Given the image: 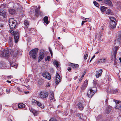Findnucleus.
Masks as SVG:
<instances>
[{
	"instance_id": "obj_55",
	"label": "nucleus",
	"mask_w": 121,
	"mask_h": 121,
	"mask_svg": "<svg viewBox=\"0 0 121 121\" xmlns=\"http://www.w3.org/2000/svg\"><path fill=\"white\" fill-rule=\"evenodd\" d=\"M86 19L88 20H87L89 22H91V20L89 18H86Z\"/></svg>"
},
{
	"instance_id": "obj_32",
	"label": "nucleus",
	"mask_w": 121,
	"mask_h": 121,
	"mask_svg": "<svg viewBox=\"0 0 121 121\" xmlns=\"http://www.w3.org/2000/svg\"><path fill=\"white\" fill-rule=\"evenodd\" d=\"M9 13L11 15H13L15 13V12L14 10L11 9L9 10Z\"/></svg>"
},
{
	"instance_id": "obj_29",
	"label": "nucleus",
	"mask_w": 121,
	"mask_h": 121,
	"mask_svg": "<svg viewBox=\"0 0 121 121\" xmlns=\"http://www.w3.org/2000/svg\"><path fill=\"white\" fill-rule=\"evenodd\" d=\"M48 17L47 16L43 18L44 22L47 24L48 23Z\"/></svg>"
},
{
	"instance_id": "obj_46",
	"label": "nucleus",
	"mask_w": 121,
	"mask_h": 121,
	"mask_svg": "<svg viewBox=\"0 0 121 121\" xmlns=\"http://www.w3.org/2000/svg\"><path fill=\"white\" fill-rule=\"evenodd\" d=\"M102 36V35H101L99 38V42H100L101 41H102L103 40V39L101 38V36Z\"/></svg>"
},
{
	"instance_id": "obj_18",
	"label": "nucleus",
	"mask_w": 121,
	"mask_h": 121,
	"mask_svg": "<svg viewBox=\"0 0 121 121\" xmlns=\"http://www.w3.org/2000/svg\"><path fill=\"white\" fill-rule=\"evenodd\" d=\"M87 84V81H85L83 85L81 87V90H83L85 89L86 87Z\"/></svg>"
},
{
	"instance_id": "obj_42",
	"label": "nucleus",
	"mask_w": 121,
	"mask_h": 121,
	"mask_svg": "<svg viewBox=\"0 0 121 121\" xmlns=\"http://www.w3.org/2000/svg\"><path fill=\"white\" fill-rule=\"evenodd\" d=\"M97 83V81L93 80V84L95 86Z\"/></svg>"
},
{
	"instance_id": "obj_64",
	"label": "nucleus",
	"mask_w": 121,
	"mask_h": 121,
	"mask_svg": "<svg viewBox=\"0 0 121 121\" xmlns=\"http://www.w3.org/2000/svg\"><path fill=\"white\" fill-rule=\"evenodd\" d=\"M1 105H0V110L1 109Z\"/></svg>"
},
{
	"instance_id": "obj_15",
	"label": "nucleus",
	"mask_w": 121,
	"mask_h": 121,
	"mask_svg": "<svg viewBox=\"0 0 121 121\" xmlns=\"http://www.w3.org/2000/svg\"><path fill=\"white\" fill-rule=\"evenodd\" d=\"M111 107L109 106L107 107L105 110V113L107 114H109L110 112L111 109Z\"/></svg>"
},
{
	"instance_id": "obj_41",
	"label": "nucleus",
	"mask_w": 121,
	"mask_h": 121,
	"mask_svg": "<svg viewBox=\"0 0 121 121\" xmlns=\"http://www.w3.org/2000/svg\"><path fill=\"white\" fill-rule=\"evenodd\" d=\"M49 121H57L56 119L54 118H52L50 119Z\"/></svg>"
},
{
	"instance_id": "obj_62",
	"label": "nucleus",
	"mask_w": 121,
	"mask_h": 121,
	"mask_svg": "<svg viewBox=\"0 0 121 121\" xmlns=\"http://www.w3.org/2000/svg\"><path fill=\"white\" fill-rule=\"evenodd\" d=\"M95 55H94L92 57V59H93L95 57Z\"/></svg>"
},
{
	"instance_id": "obj_2",
	"label": "nucleus",
	"mask_w": 121,
	"mask_h": 121,
	"mask_svg": "<svg viewBox=\"0 0 121 121\" xmlns=\"http://www.w3.org/2000/svg\"><path fill=\"white\" fill-rule=\"evenodd\" d=\"M17 23V21L15 20L14 18H11L9 19V24L11 29H13L16 27V24Z\"/></svg>"
},
{
	"instance_id": "obj_63",
	"label": "nucleus",
	"mask_w": 121,
	"mask_h": 121,
	"mask_svg": "<svg viewBox=\"0 0 121 121\" xmlns=\"http://www.w3.org/2000/svg\"><path fill=\"white\" fill-rule=\"evenodd\" d=\"M99 52H96L95 53V54H97Z\"/></svg>"
},
{
	"instance_id": "obj_30",
	"label": "nucleus",
	"mask_w": 121,
	"mask_h": 121,
	"mask_svg": "<svg viewBox=\"0 0 121 121\" xmlns=\"http://www.w3.org/2000/svg\"><path fill=\"white\" fill-rule=\"evenodd\" d=\"M106 60V58H105L100 59L98 61L99 63H104L105 62Z\"/></svg>"
},
{
	"instance_id": "obj_57",
	"label": "nucleus",
	"mask_w": 121,
	"mask_h": 121,
	"mask_svg": "<svg viewBox=\"0 0 121 121\" xmlns=\"http://www.w3.org/2000/svg\"><path fill=\"white\" fill-rule=\"evenodd\" d=\"M78 78V77L77 76H75L74 78V79L75 80Z\"/></svg>"
},
{
	"instance_id": "obj_23",
	"label": "nucleus",
	"mask_w": 121,
	"mask_h": 121,
	"mask_svg": "<svg viewBox=\"0 0 121 121\" xmlns=\"http://www.w3.org/2000/svg\"><path fill=\"white\" fill-rule=\"evenodd\" d=\"M6 68L5 63L2 62H0V69L5 68Z\"/></svg>"
},
{
	"instance_id": "obj_48",
	"label": "nucleus",
	"mask_w": 121,
	"mask_h": 121,
	"mask_svg": "<svg viewBox=\"0 0 121 121\" xmlns=\"http://www.w3.org/2000/svg\"><path fill=\"white\" fill-rule=\"evenodd\" d=\"M6 91L8 93H9L10 91V90L9 89H7L6 90Z\"/></svg>"
},
{
	"instance_id": "obj_38",
	"label": "nucleus",
	"mask_w": 121,
	"mask_h": 121,
	"mask_svg": "<svg viewBox=\"0 0 121 121\" xmlns=\"http://www.w3.org/2000/svg\"><path fill=\"white\" fill-rule=\"evenodd\" d=\"M116 5L117 6H119L121 5V3L120 1H117L116 3Z\"/></svg>"
},
{
	"instance_id": "obj_20",
	"label": "nucleus",
	"mask_w": 121,
	"mask_h": 121,
	"mask_svg": "<svg viewBox=\"0 0 121 121\" xmlns=\"http://www.w3.org/2000/svg\"><path fill=\"white\" fill-rule=\"evenodd\" d=\"M49 98L50 100H51L52 101H54L55 100V99L54 98V94L52 92L50 93Z\"/></svg>"
},
{
	"instance_id": "obj_39",
	"label": "nucleus",
	"mask_w": 121,
	"mask_h": 121,
	"mask_svg": "<svg viewBox=\"0 0 121 121\" xmlns=\"http://www.w3.org/2000/svg\"><path fill=\"white\" fill-rule=\"evenodd\" d=\"M88 56V55L87 54H85L84 56V60H86Z\"/></svg>"
},
{
	"instance_id": "obj_19",
	"label": "nucleus",
	"mask_w": 121,
	"mask_h": 121,
	"mask_svg": "<svg viewBox=\"0 0 121 121\" xmlns=\"http://www.w3.org/2000/svg\"><path fill=\"white\" fill-rule=\"evenodd\" d=\"M94 94L93 92H92L90 89L88 91L87 93L88 97L90 98Z\"/></svg>"
},
{
	"instance_id": "obj_35",
	"label": "nucleus",
	"mask_w": 121,
	"mask_h": 121,
	"mask_svg": "<svg viewBox=\"0 0 121 121\" xmlns=\"http://www.w3.org/2000/svg\"><path fill=\"white\" fill-rule=\"evenodd\" d=\"M117 21L116 19L114 17V28H115L117 23Z\"/></svg>"
},
{
	"instance_id": "obj_45",
	"label": "nucleus",
	"mask_w": 121,
	"mask_h": 121,
	"mask_svg": "<svg viewBox=\"0 0 121 121\" xmlns=\"http://www.w3.org/2000/svg\"><path fill=\"white\" fill-rule=\"evenodd\" d=\"M86 73V71H85L84 73H83L81 77V79H82L84 77V75Z\"/></svg>"
},
{
	"instance_id": "obj_52",
	"label": "nucleus",
	"mask_w": 121,
	"mask_h": 121,
	"mask_svg": "<svg viewBox=\"0 0 121 121\" xmlns=\"http://www.w3.org/2000/svg\"><path fill=\"white\" fill-rule=\"evenodd\" d=\"M49 52L50 53L52 52V49L50 48H49Z\"/></svg>"
},
{
	"instance_id": "obj_5",
	"label": "nucleus",
	"mask_w": 121,
	"mask_h": 121,
	"mask_svg": "<svg viewBox=\"0 0 121 121\" xmlns=\"http://www.w3.org/2000/svg\"><path fill=\"white\" fill-rule=\"evenodd\" d=\"M114 102L115 104L114 107L115 108L121 110V101L114 99Z\"/></svg>"
},
{
	"instance_id": "obj_16",
	"label": "nucleus",
	"mask_w": 121,
	"mask_h": 121,
	"mask_svg": "<svg viewBox=\"0 0 121 121\" xmlns=\"http://www.w3.org/2000/svg\"><path fill=\"white\" fill-rule=\"evenodd\" d=\"M30 111L35 116H37L39 113V112L33 108L30 109Z\"/></svg>"
},
{
	"instance_id": "obj_50",
	"label": "nucleus",
	"mask_w": 121,
	"mask_h": 121,
	"mask_svg": "<svg viewBox=\"0 0 121 121\" xmlns=\"http://www.w3.org/2000/svg\"><path fill=\"white\" fill-rule=\"evenodd\" d=\"M22 79L21 78V79H20V81L22 82V83H25V82L23 80H22Z\"/></svg>"
},
{
	"instance_id": "obj_59",
	"label": "nucleus",
	"mask_w": 121,
	"mask_h": 121,
	"mask_svg": "<svg viewBox=\"0 0 121 121\" xmlns=\"http://www.w3.org/2000/svg\"><path fill=\"white\" fill-rule=\"evenodd\" d=\"M7 82H9V83H10L11 82L10 81H8V80H7Z\"/></svg>"
},
{
	"instance_id": "obj_9",
	"label": "nucleus",
	"mask_w": 121,
	"mask_h": 121,
	"mask_svg": "<svg viewBox=\"0 0 121 121\" xmlns=\"http://www.w3.org/2000/svg\"><path fill=\"white\" fill-rule=\"evenodd\" d=\"M61 78L60 77V75L58 73H56V85H57L61 81Z\"/></svg>"
},
{
	"instance_id": "obj_11",
	"label": "nucleus",
	"mask_w": 121,
	"mask_h": 121,
	"mask_svg": "<svg viewBox=\"0 0 121 121\" xmlns=\"http://www.w3.org/2000/svg\"><path fill=\"white\" fill-rule=\"evenodd\" d=\"M110 22V26L111 28L113 29V17H109Z\"/></svg>"
},
{
	"instance_id": "obj_43",
	"label": "nucleus",
	"mask_w": 121,
	"mask_h": 121,
	"mask_svg": "<svg viewBox=\"0 0 121 121\" xmlns=\"http://www.w3.org/2000/svg\"><path fill=\"white\" fill-rule=\"evenodd\" d=\"M118 90L117 89H115L114 90V94H117L118 92Z\"/></svg>"
},
{
	"instance_id": "obj_12",
	"label": "nucleus",
	"mask_w": 121,
	"mask_h": 121,
	"mask_svg": "<svg viewBox=\"0 0 121 121\" xmlns=\"http://www.w3.org/2000/svg\"><path fill=\"white\" fill-rule=\"evenodd\" d=\"M44 53L43 52H40L39 54V57L38 61L39 62L41 61L44 58Z\"/></svg>"
},
{
	"instance_id": "obj_4",
	"label": "nucleus",
	"mask_w": 121,
	"mask_h": 121,
	"mask_svg": "<svg viewBox=\"0 0 121 121\" xmlns=\"http://www.w3.org/2000/svg\"><path fill=\"white\" fill-rule=\"evenodd\" d=\"M48 95V93L44 91L40 92L39 94V97L42 99H45L47 97Z\"/></svg>"
},
{
	"instance_id": "obj_21",
	"label": "nucleus",
	"mask_w": 121,
	"mask_h": 121,
	"mask_svg": "<svg viewBox=\"0 0 121 121\" xmlns=\"http://www.w3.org/2000/svg\"><path fill=\"white\" fill-rule=\"evenodd\" d=\"M104 2L105 4L108 5V6L111 7L112 6V3L110 0H105Z\"/></svg>"
},
{
	"instance_id": "obj_47",
	"label": "nucleus",
	"mask_w": 121,
	"mask_h": 121,
	"mask_svg": "<svg viewBox=\"0 0 121 121\" xmlns=\"http://www.w3.org/2000/svg\"><path fill=\"white\" fill-rule=\"evenodd\" d=\"M111 60L113 61V55L112 54V53L111 55Z\"/></svg>"
},
{
	"instance_id": "obj_60",
	"label": "nucleus",
	"mask_w": 121,
	"mask_h": 121,
	"mask_svg": "<svg viewBox=\"0 0 121 121\" xmlns=\"http://www.w3.org/2000/svg\"><path fill=\"white\" fill-rule=\"evenodd\" d=\"M119 59L120 61V62L121 63V57H120Z\"/></svg>"
},
{
	"instance_id": "obj_13",
	"label": "nucleus",
	"mask_w": 121,
	"mask_h": 121,
	"mask_svg": "<svg viewBox=\"0 0 121 121\" xmlns=\"http://www.w3.org/2000/svg\"><path fill=\"white\" fill-rule=\"evenodd\" d=\"M85 105V104H82L81 102H79L78 103V108L80 110H82Z\"/></svg>"
},
{
	"instance_id": "obj_6",
	"label": "nucleus",
	"mask_w": 121,
	"mask_h": 121,
	"mask_svg": "<svg viewBox=\"0 0 121 121\" xmlns=\"http://www.w3.org/2000/svg\"><path fill=\"white\" fill-rule=\"evenodd\" d=\"M32 103L34 104H37L38 106L41 108H43L44 107V105H43L42 104L38 101H37L34 99H32Z\"/></svg>"
},
{
	"instance_id": "obj_27",
	"label": "nucleus",
	"mask_w": 121,
	"mask_h": 121,
	"mask_svg": "<svg viewBox=\"0 0 121 121\" xmlns=\"http://www.w3.org/2000/svg\"><path fill=\"white\" fill-rule=\"evenodd\" d=\"M18 107L19 108H23L25 107V105L22 103H19L18 105Z\"/></svg>"
},
{
	"instance_id": "obj_61",
	"label": "nucleus",
	"mask_w": 121,
	"mask_h": 121,
	"mask_svg": "<svg viewBox=\"0 0 121 121\" xmlns=\"http://www.w3.org/2000/svg\"><path fill=\"white\" fill-rule=\"evenodd\" d=\"M82 80V79H81V78H80V79L79 80V83H80V82H81V80Z\"/></svg>"
},
{
	"instance_id": "obj_7",
	"label": "nucleus",
	"mask_w": 121,
	"mask_h": 121,
	"mask_svg": "<svg viewBox=\"0 0 121 121\" xmlns=\"http://www.w3.org/2000/svg\"><path fill=\"white\" fill-rule=\"evenodd\" d=\"M42 75L43 77L46 78L50 80L51 78V76L47 72H43Z\"/></svg>"
},
{
	"instance_id": "obj_53",
	"label": "nucleus",
	"mask_w": 121,
	"mask_h": 121,
	"mask_svg": "<svg viewBox=\"0 0 121 121\" xmlns=\"http://www.w3.org/2000/svg\"><path fill=\"white\" fill-rule=\"evenodd\" d=\"M86 22V21H82V25H83L84 23Z\"/></svg>"
},
{
	"instance_id": "obj_51",
	"label": "nucleus",
	"mask_w": 121,
	"mask_h": 121,
	"mask_svg": "<svg viewBox=\"0 0 121 121\" xmlns=\"http://www.w3.org/2000/svg\"><path fill=\"white\" fill-rule=\"evenodd\" d=\"M17 90L19 91H20V92H21V89H20V88L19 87H17Z\"/></svg>"
},
{
	"instance_id": "obj_56",
	"label": "nucleus",
	"mask_w": 121,
	"mask_h": 121,
	"mask_svg": "<svg viewBox=\"0 0 121 121\" xmlns=\"http://www.w3.org/2000/svg\"><path fill=\"white\" fill-rule=\"evenodd\" d=\"M10 32L12 34H13L14 32V31L13 30H11V31H10Z\"/></svg>"
},
{
	"instance_id": "obj_36",
	"label": "nucleus",
	"mask_w": 121,
	"mask_h": 121,
	"mask_svg": "<svg viewBox=\"0 0 121 121\" xmlns=\"http://www.w3.org/2000/svg\"><path fill=\"white\" fill-rule=\"evenodd\" d=\"M53 64L54 65H56V67H58L59 65L58 64V62L56 61H55L53 62Z\"/></svg>"
},
{
	"instance_id": "obj_1",
	"label": "nucleus",
	"mask_w": 121,
	"mask_h": 121,
	"mask_svg": "<svg viewBox=\"0 0 121 121\" xmlns=\"http://www.w3.org/2000/svg\"><path fill=\"white\" fill-rule=\"evenodd\" d=\"M22 54L21 51L17 49L12 50L10 53H9L8 50L5 49L2 51L1 55L3 56L8 57L11 55L14 58H15L19 55H20Z\"/></svg>"
},
{
	"instance_id": "obj_31",
	"label": "nucleus",
	"mask_w": 121,
	"mask_h": 121,
	"mask_svg": "<svg viewBox=\"0 0 121 121\" xmlns=\"http://www.w3.org/2000/svg\"><path fill=\"white\" fill-rule=\"evenodd\" d=\"M91 91L92 92H93L94 94L95 93V92L97 91V89L96 86H95L94 87H93L90 89Z\"/></svg>"
},
{
	"instance_id": "obj_49",
	"label": "nucleus",
	"mask_w": 121,
	"mask_h": 121,
	"mask_svg": "<svg viewBox=\"0 0 121 121\" xmlns=\"http://www.w3.org/2000/svg\"><path fill=\"white\" fill-rule=\"evenodd\" d=\"M7 78L9 79H10L12 78V76L11 75L8 76H7Z\"/></svg>"
},
{
	"instance_id": "obj_54",
	"label": "nucleus",
	"mask_w": 121,
	"mask_h": 121,
	"mask_svg": "<svg viewBox=\"0 0 121 121\" xmlns=\"http://www.w3.org/2000/svg\"><path fill=\"white\" fill-rule=\"evenodd\" d=\"M71 70V68H68V70L69 71H70Z\"/></svg>"
},
{
	"instance_id": "obj_24",
	"label": "nucleus",
	"mask_w": 121,
	"mask_h": 121,
	"mask_svg": "<svg viewBox=\"0 0 121 121\" xmlns=\"http://www.w3.org/2000/svg\"><path fill=\"white\" fill-rule=\"evenodd\" d=\"M102 69L99 70L98 72H97L96 74V78H98L99 77L101 76L102 73Z\"/></svg>"
},
{
	"instance_id": "obj_58",
	"label": "nucleus",
	"mask_w": 121,
	"mask_h": 121,
	"mask_svg": "<svg viewBox=\"0 0 121 121\" xmlns=\"http://www.w3.org/2000/svg\"><path fill=\"white\" fill-rule=\"evenodd\" d=\"M108 101V100L107 99H106L105 101V103L106 104H107V101Z\"/></svg>"
},
{
	"instance_id": "obj_22",
	"label": "nucleus",
	"mask_w": 121,
	"mask_h": 121,
	"mask_svg": "<svg viewBox=\"0 0 121 121\" xmlns=\"http://www.w3.org/2000/svg\"><path fill=\"white\" fill-rule=\"evenodd\" d=\"M69 65L71 66L73 68L75 69L77 68L78 67V65L77 64H73L72 63H69Z\"/></svg>"
},
{
	"instance_id": "obj_3",
	"label": "nucleus",
	"mask_w": 121,
	"mask_h": 121,
	"mask_svg": "<svg viewBox=\"0 0 121 121\" xmlns=\"http://www.w3.org/2000/svg\"><path fill=\"white\" fill-rule=\"evenodd\" d=\"M38 49L37 48L34 49L30 51L29 52L30 56L33 59H35L36 58V55L37 54Z\"/></svg>"
},
{
	"instance_id": "obj_28",
	"label": "nucleus",
	"mask_w": 121,
	"mask_h": 121,
	"mask_svg": "<svg viewBox=\"0 0 121 121\" xmlns=\"http://www.w3.org/2000/svg\"><path fill=\"white\" fill-rule=\"evenodd\" d=\"M107 9V8L104 6H101L100 7V9L102 12H104Z\"/></svg>"
},
{
	"instance_id": "obj_40",
	"label": "nucleus",
	"mask_w": 121,
	"mask_h": 121,
	"mask_svg": "<svg viewBox=\"0 0 121 121\" xmlns=\"http://www.w3.org/2000/svg\"><path fill=\"white\" fill-rule=\"evenodd\" d=\"M50 58V56H48L47 57H46L45 58V60L46 61H47V60L49 61Z\"/></svg>"
},
{
	"instance_id": "obj_14",
	"label": "nucleus",
	"mask_w": 121,
	"mask_h": 121,
	"mask_svg": "<svg viewBox=\"0 0 121 121\" xmlns=\"http://www.w3.org/2000/svg\"><path fill=\"white\" fill-rule=\"evenodd\" d=\"M35 15L37 16H38L39 14L41 16H43V13L40 11H39L38 9H35Z\"/></svg>"
},
{
	"instance_id": "obj_17",
	"label": "nucleus",
	"mask_w": 121,
	"mask_h": 121,
	"mask_svg": "<svg viewBox=\"0 0 121 121\" xmlns=\"http://www.w3.org/2000/svg\"><path fill=\"white\" fill-rule=\"evenodd\" d=\"M5 11L2 9L0 10V15L2 16L4 18H5L6 17Z\"/></svg>"
},
{
	"instance_id": "obj_25",
	"label": "nucleus",
	"mask_w": 121,
	"mask_h": 121,
	"mask_svg": "<svg viewBox=\"0 0 121 121\" xmlns=\"http://www.w3.org/2000/svg\"><path fill=\"white\" fill-rule=\"evenodd\" d=\"M115 51L114 52V58L116 59V56L117 54V50L119 48V47L118 46H116L115 47Z\"/></svg>"
},
{
	"instance_id": "obj_10",
	"label": "nucleus",
	"mask_w": 121,
	"mask_h": 121,
	"mask_svg": "<svg viewBox=\"0 0 121 121\" xmlns=\"http://www.w3.org/2000/svg\"><path fill=\"white\" fill-rule=\"evenodd\" d=\"M24 24L25 26H26V28H27L28 30H29L30 32H32L31 31V30L32 29L30 28H28V26L29 25V22L27 20H25L24 21Z\"/></svg>"
},
{
	"instance_id": "obj_34",
	"label": "nucleus",
	"mask_w": 121,
	"mask_h": 121,
	"mask_svg": "<svg viewBox=\"0 0 121 121\" xmlns=\"http://www.w3.org/2000/svg\"><path fill=\"white\" fill-rule=\"evenodd\" d=\"M8 42L10 46H13L12 40L11 38H9Z\"/></svg>"
},
{
	"instance_id": "obj_37",
	"label": "nucleus",
	"mask_w": 121,
	"mask_h": 121,
	"mask_svg": "<svg viewBox=\"0 0 121 121\" xmlns=\"http://www.w3.org/2000/svg\"><path fill=\"white\" fill-rule=\"evenodd\" d=\"M93 3L95 6L98 7H99V4L98 3H97L95 1H94Z\"/></svg>"
},
{
	"instance_id": "obj_44",
	"label": "nucleus",
	"mask_w": 121,
	"mask_h": 121,
	"mask_svg": "<svg viewBox=\"0 0 121 121\" xmlns=\"http://www.w3.org/2000/svg\"><path fill=\"white\" fill-rule=\"evenodd\" d=\"M11 67H14L15 68H16L17 67V65H11Z\"/></svg>"
},
{
	"instance_id": "obj_26",
	"label": "nucleus",
	"mask_w": 121,
	"mask_h": 121,
	"mask_svg": "<svg viewBox=\"0 0 121 121\" xmlns=\"http://www.w3.org/2000/svg\"><path fill=\"white\" fill-rule=\"evenodd\" d=\"M77 116L80 119L85 120L86 119V117H85L83 116L82 114H78L77 115Z\"/></svg>"
},
{
	"instance_id": "obj_8",
	"label": "nucleus",
	"mask_w": 121,
	"mask_h": 121,
	"mask_svg": "<svg viewBox=\"0 0 121 121\" xmlns=\"http://www.w3.org/2000/svg\"><path fill=\"white\" fill-rule=\"evenodd\" d=\"M19 33L18 32L15 31L14 33V39L16 43H17L19 39Z\"/></svg>"
},
{
	"instance_id": "obj_33",
	"label": "nucleus",
	"mask_w": 121,
	"mask_h": 121,
	"mask_svg": "<svg viewBox=\"0 0 121 121\" xmlns=\"http://www.w3.org/2000/svg\"><path fill=\"white\" fill-rule=\"evenodd\" d=\"M106 13L108 14H110L111 15H113V14L112 11L110 9L107 10Z\"/></svg>"
}]
</instances>
